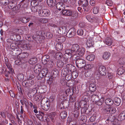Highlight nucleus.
Returning a JSON list of instances; mask_svg holds the SVG:
<instances>
[{"label":"nucleus","mask_w":125,"mask_h":125,"mask_svg":"<svg viewBox=\"0 0 125 125\" xmlns=\"http://www.w3.org/2000/svg\"><path fill=\"white\" fill-rule=\"evenodd\" d=\"M80 120L83 122V123H85L87 121V118L86 116L82 115L80 117Z\"/></svg>","instance_id":"nucleus-39"},{"label":"nucleus","mask_w":125,"mask_h":125,"mask_svg":"<svg viewBox=\"0 0 125 125\" xmlns=\"http://www.w3.org/2000/svg\"><path fill=\"white\" fill-rule=\"evenodd\" d=\"M10 73V72L9 71H7L6 69H5L3 73V74L6 77H8L9 76V73Z\"/></svg>","instance_id":"nucleus-54"},{"label":"nucleus","mask_w":125,"mask_h":125,"mask_svg":"<svg viewBox=\"0 0 125 125\" xmlns=\"http://www.w3.org/2000/svg\"><path fill=\"white\" fill-rule=\"evenodd\" d=\"M84 76L86 77H89L91 75L90 72L89 71H86L84 73Z\"/></svg>","instance_id":"nucleus-56"},{"label":"nucleus","mask_w":125,"mask_h":125,"mask_svg":"<svg viewBox=\"0 0 125 125\" xmlns=\"http://www.w3.org/2000/svg\"><path fill=\"white\" fill-rule=\"evenodd\" d=\"M18 55H19V57L20 58H24L27 57L28 56V54L27 52H24L22 53H21Z\"/></svg>","instance_id":"nucleus-27"},{"label":"nucleus","mask_w":125,"mask_h":125,"mask_svg":"<svg viewBox=\"0 0 125 125\" xmlns=\"http://www.w3.org/2000/svg\"><path fill=\"white\" fill-rule=\"evenodd\" d=\"M76 100L75 98L74 97H71L70 98L69 101L70 102H72L75 101Z\"/></svg>","instance_id":"nucleus-59"},{"label":"nucleus","mask_w":125,"mask_h":125,"mask_svg":"<svg viewBox=\"0 0 125 125\" xmlns=\"http://www.w3.org/2000/svg\"><path fill=\"white\" fill-rule=\"evenodd\" d=\"M41 105L42 109L44 111H47L48 110L50 107V105L49 104H48L46 103L43 105H42V103L41 102Z\"/></svg>","instance_id":"nucleus-19"},{"label":"nucleus","mask_w":125,"mask_h":125,"mask_svg":"<svg viewBox=\"0 0 125 125\" xmlns=\"http://www.w3.org/2000/svg\"><path fill=\"white\" fill-rule=\"evenodd\" d=\"M73 66L69 64L66 65V68H64L62 70L61 75L63 77L66 76L71 71V68Z\"/></svg>","instance_id":"nucleus-4"},{"label":"nucleus","mask_w":125,"mask_h":125,"mask_svg":"<svg viewBox=\"0 0 125 125\" xmlns=\"http://www.w3.org/2000/svg\"><path fill=\"white\" fill-rule=\"evenodd\" d=\"M67 115V113L65 111H63L60 114L61 117L62 119H64L66 118Z\"/></svg>","instance_id":"nucleus-32"},{"label":"nucleus","mask_w":125,"mask_h":125,"mask_svg":"<svg viewBox=\"0 0 125 125\" xmlns=\"http://www.w3.org/2000/svg\"><path fill=\"white\" fill-rule=\"evenodd\" d=\"M65 38L63 36H61L58 38V40L60 42H63L65 40Z\"/></svg>","instance_id":"nucleus-48"},{"label":"nucleus","mask_w":125,"mask_h":125,"mask_svg":"<svg viewBox=\"0 0 125 125\" xmlns=\"http://www.w3.org/2000/svg\"><path fill=\"white\" fill-rule=\"evenodd\" d=\"M56 50L58 51H60L62 49V45L61 43H57L56 46Z\"/></svg>","instance_id":"nucleus-31"},{"label":"nucleus","mask_w":125,"mask_h":125,"mask_svg":"<svg viewBox=\"0 0 125 125\" xmlns=\"http://www.w3.org/2000/svg\"><path fill=\"white\" fill-rule=\"evenodd\" d=\"M79 45L77 44H73L72 46L71 49H66L65 50V52L70 53L72 55L80 49Z\"/></svg>","instance_id":"nucleus-2"},{"label":"nucleus","mask_w":125,"mask_h":125,"mask_svg":"<svg viewBox=\"0 0 125 125\" xmlns=\"http://www.w3.org/2000/svg\"><path fill=\"white\" fill-rule=\"evenodd\" d=\"M56 8L59 10H62V11L65 8V5L62 2L57 3L56 5Z\"/></svg>","instance_id":"nucleus-12"},{"label":"nucleus","mask_w":125,"mask_h":125,"mask_svg":"<svg viewBox=\"0 0 125 125\" xmlns=\"http://www.w3.org/2000/svg\"><path fill=\"white\" fill-rule=\"evenodd\" d=\"M15 64L17 65H20L22 64L21 60V59H18L16 60L15 62Z\"/></svg>","instance_id":"nucleus-50"},{"label":"nucleus","mask_w":125,"mask_h":125,"mask_svg":"<svg viewBox=\"0 0 125 125\" xmlns=\"http://www.w3.org/2000/svg\"><path fill=\"white\" fill-rule=\"evenodd\" d=\"M125 119V111L122 112L119 115L118 120L119 121H123Z\"/></svg>","instance_id":"nucleus-16"},{"label":"nucleus","mask_w":125,"mask_h":125,"mask_svg":"<svg viewBox=\"0 0 125 125\" xmlns=\"http://www.w3.org/2000/svg\"><path fill=\"white\" fill-rule=\"evenodd\" d=\"M111 55V54L109 52H105L104 53L103 58L104 60H108L110 58Z\"/></svg>","instance_id":"nucleus-22"},{"label":"nucleus","mask_w":125,"mask_h":125,"mask_svg":"<svg viewBox=\"0 0 125 125\" xmlns=\"http://www.w3.org/2000/svg\"><path fill=\"white\" fill-rule=\"evenodd\" d=\"M46 33V37L48 38H52L53 36V35L52 34L50 33V32H47Z\"/></svg>","instance_id":"nucleus-52"},{"label":"nucleus","mask_w":125,"mask_h":125,"mask_svg":"<svg viewBox=\"0 0 125 125\" xmlns=\"http://www.w3.org/2000/svg\"><path fill=\"white\" fill-rule=\"evenodd\" d=\"M95 58V55L93 54H91L87 56L86 57V59L90 61L94 60Z\"/></svg>","instance_id":"nucleus-24"},{"label":"nucleus","mask_w":125,"mask_h":125,"mask_svg":"<svg viewBox=\"0 0 125 125\" xmlns=\"http://www.w3.org/2000/svg\"><path fill=\"white\" fill-rule=\"evenodd\" d=\"M62 56V54L60 52H58L56 54L55 57L57 60L61 59Z\"/></svg>","instance_id":"nucleus-33"},{"label":"nucleus","mask_w":125,"mask_h":125,"mask_svg":"<svg viewBox=\"0 0 125 125\" xmlns=\"http://www.w3.org/2000/svg\"><path fill=\"white\" fill-rule=\"evenodd\" d=\"M19 20L22 23H26L30 20V19L29 18H26L23 17L20 18Z\"/></svg>","instance_id":"nucleus-29"},{"label":"nucleus","mask_w":125,"mask_h":125,"mask_svg":"<svg viewBox=\"0 0 125 125\" xmlns=\"http://www.w3.org/2000/svg\"><path fill=\"white\" fill-rule=\"evenodd\" d=\"M9 93L11 96L12 97H14L15 96V94H13V93L11 91H9Z\"/></svg>","instance_id":"nucleus-63"},{"label":"nucleus","mask_w":125,"mask_h":125,"mask_svg":"<svg viewBox=\"0 0 125 125\" xmlns=\"http://www.w3.org/2000/svg\"><path fill=\"white\" fill-rule=\"evenodd\" d=\"M97 72H98L97 74L100 75L102 76H104L106 73V68L104 66H100L97 69Z\"/></svg>","instance_id":"nucleus-8"},{"label":"nucleus","mask_w":125,"mask_h":125,"mask_svg":"<svg viewBox=\"0 0 125 125\" xmlns=\"http://www.w3.org/2000/svg\"><path fill=\"white\" fill-rule=\"evenodd\" d=\"M46 64L47 65H48L49 67L52 68L53 65V60L51 59L50 61L47 62Z\"/></svg>","instance_id":"nucleus-34"},{"label":"nucleus","mask_w":125,"mask_h":125,"mask_svg":"<svg viewBox=\"0 0 125 125\" xmlns=\"http://www.w3.org/2000/svg\"><path fill=\"white\" fill-rule=\"evenodd\" d=\"M5 64L7 66V68L10 70H11L10 68L11 65L8 62V60L7 57L5 58Z\"/></svg>","instance_id":"nucleus-30"},{"label":"nucleus","mask_w":125,"mask_h":125,"mask_svg":"<svg viewBox=\"0 0 125 125\" xmlns=\"http://www.w3.org/2000/svg\"><path fill=\"white\" fill-rule=\"evenodd\" d=\"M75 63L76 66L79 68L84 67L85 65V61L82 59L77 58L76 60Z\"/></svg>","instance_id":"nucleus-5"},{"label":"nucleus","mask_w":125,"mask_h":125,"mask_svg":"<svg viewBox=\"0 0 125 125\" xmlns=\"http://www.w3.org/2000/svg\"><path fill=\"white\" fill-rule=\"evenodd\" d=\"M28 81L29 87L31 86V85H33L34 84V82L33 80H28Z\"/></svg>","instance_id":"nucleus-55"},{"label":"nucleus","mask_w":125,"mask_h":125,"mask_svg":"<svg viewBox=\"0 0 125 125\" xmlns=\"http://www.w3.org/2000/svg\"><path fill=\"white\" fill-rule=\"evenodd\" d=\"M41 66L39 64L36 65L34 67V71L35 73L38 74V76H40L41 78H42L43 76V73H45V72L43 71V70L45 69H43L42 73H41Z\"/></svg>","instance_id":"nucleus-3"},{"label":"nucleus","mask_w":125,"mask_h":125,"mask_svg":"<svg viewBox=\"0 0 125 125\" xmlns=\"http://www.w3.org/2000/svg\"><path fill=\"white\" fill-rule=\"evenodd\" d=\"M56 2V0H47V3L49 6L52 7L54 6Z\"/></svg>","instance_id":"nucleus-20"},{"label":"nucleus","mask_w":125,"mask_h":125,"mask_svg":"<svg viewBox=\"0 0 125 125\" xmlns=\"http://www.w3.org/2000/svg\"><path fill=\"white\" fill-rule=\"evenodd\" d=\"M37 60L35 57H33L31 58L29 61V63L31 64H33L37 62Z\"/></svg>","instance_id":"nucleus-25"},{"label":"nucleus","mask_w":125,"mask_h":125,"mask_svg":"<svg viewBox=\"0 0 125 125\" xmlns=\"http://www.w3.org/2000/svg\"><path fill=\"white\" fill-rule=\"evenodd\" d=\"M73 89L72 87V88H70L66 90L65 92V93L67 95H69V94L71 93H72V94L73 93Z\"/></svg>","instance_id":"nucleus-38"},{"label":"nucleus","mask_w":125,"mask_h":125,"mask_svg":"<svg viewBox=\"0 0 125 125\" xmlns=\"http://www.w3.org/2000/svg\"><path fill=\"white\" fill-rule=\"evenodd\" d=\"M96 86L94 84L91 83L90 84L89 89L91 92H94L96 90Z\"/></svg>","instance_id":"nucleus-23"},{"label":"nucleus","mask_w":125,"mask_h":125,"mask_svg":"<svg viewBox=\"0 0 125 125\" xmlns=\"http://www.w3.org/2000/svg\"><path fill=\"white\" fill-rule=\"evenodd\" d=\"M125 72V70L122 68H120L118 69L117 73L119 75H121L123 74Z\"/></svg>","instance_id":"nucleus-35"},{"label":"nucleus","mask_w":125,"mask_h":125,"mask_svg":"<svg viewBox=\"0 0 125 125\" xmlns=\"http://www.w3.org/2000/svg\"><path fill=\"white\" fill-rule=\"evenodd\" d=\"M64 63L63 62L61 61H58L57 62V66L59 67H62L63 66Z\"/></svg>","instance_id":"nucleus-42"},{"label":"nucleus","mask_w":125,"mask_h":125,"mask_svg":"<svg viewBox=\"0 0 125 125\" xmlns=\"http://www.w3.org/2000/svg\"><path fill=\"white\" fill-rule=\"evenodd\" d=\"M90 3L92 6H94L95 5V1L93 0H91L90 1Z\"/></svg>","instance_id":"nucleus-64"},{"label":"nucleus","mask_w":125,"mask_h":125,"mask_svg":"<svg viewBox=\"0 0 125 125\" xmlns=\"http://www.w3.org/2000/svg\"><path fill=\"white\" fill-rule=\"evenodd\" d=\"M114 101L115 105L117 106H119L121 103V100L118 97H115L114 99Z\"/></svg>","instance_id":"nucleus-26"},{"label":"nucleus","mask_w":125,"mask_h":125,"mask_svg":"<svg viewBox=\"0 0 125 125\" xmlns=\"http://www.w3.org/2000/svg\"><path fill=\"white\" fill-rule=\"evenodd\" d=\"M105 103L107 105L111 106L113 105L114 103L113 100L111 98H107L105 100Z\"/></svg>","instance_id":"nucleus-17"},{"label":"nucleus","mask_w":125,"mask_h":125,"mask_svg":"<svg viewBox=\"0 0 125 125\" xmlns=\"http://www.w3.org/2000/svg\"><path fill=\"white\" fill-rule=\"evenodd\" d=\"M50 58L49 56L48 55L44 56L42 59V62L44 64H46L47 63V62L50 61Z\"/></svg>","instance_id":"nucleus-18"},{"label":"nucleus","mask_w":125,"mask_h":125,"mask_svg":"<svg viewBox=\"0 0 125 125\" xmlns=\"http://www.w3.org/2000/svg\"><path fill=\"white\" fill-rule=\"evenodd\" d=\"M38 15L40 16L45 17L48 16L50 14L49 10L46 9L40 10L38 11Z\"/></svg>","instance_id":"nucleus-7"},{"label":"nucleus","mask_w":125,"mask_h":125,"mask_svg":"<svg viewBox=\"0 0 125 125\" xmlns=\"http://www.w3.org/2000/svg\"><path fill=\"white\" fill-rule=\"evenodd\" d=\"M106 106L104 108L105 111L107 114L110 113L113 114L116 112L115 108L114 107L108 106L106 108Z\"/></svg>","instance_id":"nucleus-10"},{"label":"nucleus","mask_w":125,"mask_h":125,"mask_svg":"<svg viewBox=\"0 0 125 125\" xmlns=\"http://www.w3.org/2000/svg\"><path fill=\"white\" fill-rule=\"evenodd\" d=\"M28 82V80L24 81L22 83V85L25 87H29Z\"/></svg>","instance_id":"nucleus-49"},{"label":"nucleus","mask_w":125,"mask_h":125,"mask_svg":"<svg viewBox=\"0 0 125 125\" xmlns=\"http://www.w3.org/2000/svg\"><path fill=\"white\" fill-rule=\"evenodd\" d=\"M0 3L1 4L6 6L10 3L13 4V2H10L9 0H0Z\"/></svg>","instance_id":"nucleus-21"},{"label":"nucleus","mask_w":125,"mask_h":125,"mask_svg":"<svg viewBox=\"0 0 125 125\" xmlns=\"http://www.w3.org/2000/svg\"><path fill=\"white\" fill-rule=\"evenodd\" d=\"M76 57V55H75L74 53L72 55L71 58L70 59H71V60L74 61H75L77 59L75 58Z\"/></svg>","instance_id":"nucleus-60"},{"label":"nucleus","mask_w":125,"mask_h":125,"mask_svg":"<svg viewBox=\"0 0 125 125\" xmlns=\"http://www.w3.org/2000/svg\"><path fill=\"white\" fill-rule=\"evenodd\" d=\"M17 78L20 81H22L24 79V75L21 74H19L17 76Z\"/></svg>","instance_id":"nucleus-43"},{"label":"nucleus","mask_w":125,"mask_h":125,"mask_svg":"<svg viewBox=\"0 0 125 125\" xmlns=\"http://www.w3.org/2000/svg\"><path fill=\"white\" fill-rule=\"evenodd\" d=\"M85 51V49L84 48H80L77 52V56L79 57L83 56Z\"/></svg>","instance_id":"nucleus-14"},{"label":"nucleus","mask_w":125,"mask_h":125,"mask_svg":"<svg viewBox=\"0 0 125 125\" xmlns=\"http://www.w3.org/2000/svg\"><path fill=\"white\" fill-rule=\"evenodd\" d=\"M86 44L88 47H92L94 44L93 38H90L87 39L86 42Z\"/></svg>","instance_id":"nucleus-13"},{"label":"nucleus","mask_w":125,"mask_h":125,"mask_svg":"<svg viewBox=\"0 0 125 125\" xmlns=\"http://www.w3.org/2000/svg\"><path fill=\"white\" fill-rule=\"evenodd\" d=\"M83 8L84 11L87 12L90 11L91 9L90 6H88L86 7H83Z\"/></svg>","instance_id":"nucleus-47"},{"label":"nucleus","mask_w":125,"mask_h":125,"mask_svg":"<svg viewBox=\"0 0 125 125\" xmlns=\"http://www.w3.org/2000/svg\"><path fill=\"white\" fill-rule=\"evenodd\" d=\"M11 9H12V10L13 11L17 10H19L18 6H14L13 5L11 6Z\"/></svg>","instance_id":"nucleus-57"},{"label":"nucleus","mask_w":125,"mask_h":125,"mask_svg":"<svg viewBox=\"0 0 125 125\" xmlns=\"http://www.w3.org/2000/svg\"><path fill=\"white\" fill-rule=\"evenodd\" d=\"M43 71L45 73H43V76H45V79L47 80V82L49 85L51 84L53 82V80L52 78L49 76V75L47 74L48 72V70L47 69L43 70Z\"/></svg>","instance_id":"nucleus-6"},{"label":"nucleus","mask_w":125,"mask_h":125,"mask_svg":"<svg viewBox=\"0 0 125 125\" xmlns=\"http://www.w3.org/2000/svg\"><path fill=\"white\" fill-rule=\"evenodd\" d=\"M85 23L82 22L80 23L79 24V26L81 27H83L85 26Z\"/></svg>","instance_id":"nucleus-61"},{"label":"nucleus","mask_w":125,"mask_h":125,"mask_svg":"<svg viewBox=\"0 0 125 125\" xmlns=\"http://www.w3.org/2000/svg\"><path fill=\"white\" fill-rule=\"evenodd\" d=\"M104 99L103 97H102L98 101L97 104L99 105H101L104 102Z\"/></svg>","instance_id":"nucleus-46"},{"label":"nucleus","mask_w":125,"mask_h":125,"mask_svg":"<svg viewBox=\"0 0 125 125\" xmlns=\"http://www.w3.org/2000/svg\"><path fill=\"white\" fill-rule=\"evenodd\" d=\"M119 62L120 64L123 65L125 63V58L122 57L119 60Z\"/></svg>","instance_id":"nucleus-45"},{"label":"nucleus","mask_w":125,"mask_h":125,"mask_svg":"<svg viewBox=\"0 0 125 125\" xmlns=\"http://www.w3.org/2000/svg\"><path fill=\"white\" fill-rule=\"evenodd\" d=\"M72 75V77L74 79L75 78L78 76L77 73L76 72H73L71 73Z\"/></svg>","instance_id":"nucleus-58"},{"label":"nucleus","mask_w":125,"mask_h":125,"mask_svg":"<svg viewBox=\"0 0 125 125\" xmlns=\"http://www.w3.org/2000/svg\"><path fill=\"white\" fill-rule=\"evenodd\" d=\"M39 21L42 23H46L48 22V20L46 19H41Z\"/></svg>","instance_id":"nucleus-53"},{"label":"nucleus","mask_w":125,"mask_h":125,"mask_svg":"<svg viewBox=\"0 0 125 125\" xmlns=\"http://www.w3.org/2000/svg\"><path fill=\"white\" fill-rule=\"evenodd\" d=\"M26 27L24 26L18 27L15 29L14 31H25Z\"/></svg>","instance_id":"nucleus-41"},{"label":"nucleus","mask_w":125,"mask_h":125,"mask_svg":"<svg viewBox=\"0 0 125 125\" xmlns=\"http://www.w3.org/2000/svg\"><path fill=\"white\" fill-rule=\"evenodd\" d=\"M10 47L11 49L12 50L13 55H19L21 52V50L20 48L18 46L14 43H13L11 44Z\"/></svg>","instance_id":"nucleus-1"},{"label":"nucleus","mask_w":125,"mask_h":125,"mask_svg":"<svg viewBox=\"0 0 125 125\" xmlns=\"http://www.w3.org/2000/svg\"><path fill=\"white\" fill-rule=\"evenodd\" d=\"M58 71L56 69H54L52 71V76L54 77H56L58 75Z\"/></svg>","instance_id":"nucleus-36"},{"label":"nucleus","mask_w":125,"mask_h":125,"mask_svg":"<svg viewBox=\"0 0 125 125\" xmlns=\"http://www.w3.org/2000/svg\"><path fill=\"white\" fill-rule=\"evenodd\" d=\"M72 71H71L70 73H68V74H67L66 75L64 76L63 77H65V79L67 80H69L71 79L72 77V75L71 73Z\"/></svg>","instance_id":"nucleus-37"},{"label":"nucleus","mask_w":125,"mask_h":125,"mask_svg":"<svg viewBox=\"0 0 125 125\" xmlns=\"http://www.w3.org/2000/svg\"><path fill=\"white\" fill-rule=\"evenodd\" d=\"M72 55L70 53H66L64 54L63 55V61L65 62V63H68L69 59L71 58Z\"/></svg>","instance_id":"nucleus-11"},{"label":"nucleus","mask_w":125,"mask_h":125,"mask_svg":"<svg viewBox=\"0 0 125 125\" xmlns=\"http://www.w3.org/2000/svg\"><path fill=\"white\" fill-rule=\"evenodd\" d=\"M81 3L83 5V7H86L88 5V2L87 0H85Z\"/></svg>","instance_id":"nucleus-51"},{"label":"nucleus","mask_w":125,"mask_h":125,"mask_svg":"<svg viewBox=\"0 0 125 125\" xmlns=\"http://www.w3.org/2000/svg\"><path fill=\"white\" fill-rule=\"evenodd\" d=\"M93 67V65L92 64H86L85 65L84 67V68L86 70L87 69H90Z\"/></svg>","instance_id":"nucleus-40"},{"label":"nucleus","mask_w":125,"mask_h":125,"mask_svg":"<svg viewBox=\"0 0 125 125\" xmlns=\"http://www.w3.org/2000/svg\"><path fill=\"white\" fill-rule=\"evenodd\" d=\"M76 32H67L66 34L67 37L68 38H71L74 36L76 34Z\"/></svg>","instance_id":"nucleus-28"},{"label":"nucleus","mask_w":125,"mask_h":125,"mask_svg":"<svg viewBox=\"0 0 125 125\" xmlns=\"http://www.w3.org/2000/svg\"><path fill=\"white\" fill-rule=\"evenodd\" d=\"M104 42L106 45L110 46L113 43V40L110 38L107 37L105 39Z\"/></svg>","instance_id":"nucleus-15"},{"label":"nucleus","mask_w":125,"mask_h":125,"mask_svg":"<svg viewBox=\"0 0 125 125\" xmlns=\"http://www.w3.org/2000/svg\"><path fill=\"white\" fill-rule=\"evenodd\" d=\"M79 112L78 111H76L74 114V116L75 117H77L79 116Z\"/></svg>","instance_id":"nucleus-62"},{"label":"nucleus","mask_w":125,"mask_h":125,"mask_svg":"<svg viewBox=\"0 0 125 125\" xmlns=\"http://www.w3.org/2000/svg\"><path fill=\"white\" fill-rule=\"evenodd\" d=\"M99 11V8L97 7H94L93 10V13L94 14H97Z\"/></svg>","instance_id":"nucleus-44"},{"label":"nucleus","mask_w":125,"mask_h":125,"mask_svg":"<svg viewBox=\"0 0 125 125\" xmlns=\"http://www.w3.org/2000/svg\"><path fill=\"white\" fill-rule=\"evenodd\" d=\"M62 13L63 15L70 16L73 18H75L76 17V14H75V13L69 10H63L62 11Z\"/></svg>","instance_id":"nucleus-9"}]
</instances>
